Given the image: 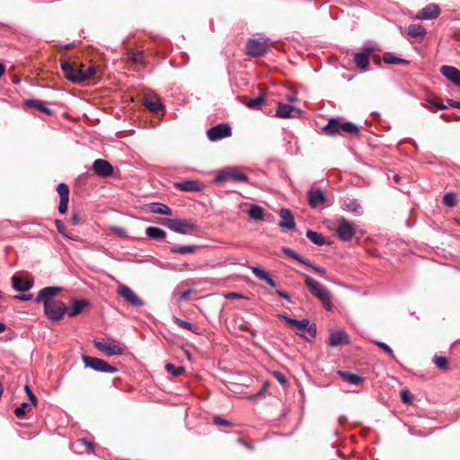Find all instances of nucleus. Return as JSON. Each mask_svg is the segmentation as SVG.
Wrapping results in <instances>:
<instances>
[{"label":"nucleus","instance_id":"1","mask_svg":"<svg viewBox=\"0 0 460 460\" xmlns=\"http://www.w3.org/2000/svg\"><path fill=\"white\" fill-rule=\"evenodd\" d=\"M60 291L61 288L46 287L39 292L35 298L37 303H42L45 316L52 322L60 321L67 312L65 303L55 299Z\"/></svg>","mask_w":460,"mask_h":460},{"label":"nucleus","instance_id":"2","mask_svg":"<svg viewBox=\"0 0 460 460\" xmlns=\"http://www.w3.org/2000/svg\"><path fill=\"white\" fill-rule=\"evenodd\" d=\"M323 132L328 136H357L359 133V128L341 118H332L323 128Z\"/></svg>","mask_w":460,"mask_h":460},{"label":"nucleus","instance_id":"3","mask_svg":"<svg viewBox=\"0 0 460 460\" xmlns=\"http://www.w3.org/2000/svg\"><path fill=\"white\" fill-rule=\"evenodd\" d=\"M305 284L310 293L322 302L325 310H332V294L324 285L309 276H305Z\"/></svg>","mask_w":460,"mask_h":460},{"label":"nucleus","instance_id":"4","mask_svg":"<svg viewBox=\"0 0 460 460\" xmlns=\"http://www.w3.org/2000/svg\"><path fill=\"white\" fill-rule=\"evenodd\" d=\"M281 318L297 334L304 336V333L307 332L312 338L316 336V325L310 324L308 319L296 320L288 315H281Z\"/></svg>","mask_w":460,"mask_h":460},{"label":"nucleus","instance_id":"5","mask_svg":"<svg viewBox=\"0 0 460 460\" xmlns=\"http://www.w3.org/2000/svg\"><path fill=\"white\" fill-rule=\"evenodd\" d=\"M93 344L99 351L109 357L122 355L124 353V348L114 339H108L107 341L95 339L93 340Z\"/></svg>","mask_w":460,"mask_h":460},{"label":"nucleus","instance_id":"6","mask_svg":"<svg viewBox=\"0 0 460 460\" xmlns=\"http://www.w3.org/2000/svg\"><path fill=\"white\" fill-rule=\"evenodd\" d=\"M165 226L172 231L181 234H188L198 230V226L187 219H167Z\"/></svg>","mask_w":460,"mask_h":460},{"label":"nucleus","instance_id":"7","mask_svg":"<svg viewBox=\"0 0 460 460\" xmlns=\"http://www.w3.org/2000/svg\"><path fill=\"white\" fill-rule=\"evenodd\" d=\"M82 360L86 367L101 373H116V367L108 364L105 360L86 355L82 356Z\"/></svg>","mask_w":460,"mask_h":460},{"label":"nucleus","instance_id":"8","mask_svg":"<svg viewBox=\"0 0 460 460\" xmlns=\"http://www.w3.org/2000/svg\"><path fill=\"white\" fill-rule=\"evenodd\" d=\"M269 39H250L246 44V52L252 58L265 55L270 48Z\"/></svg>","mask_w":460,"mask_h":460},{"label":"nucleus","instance_id":"9","mask_svg":"<svg viewBox=\"0 0 460 460\" xmlns=\"http://www.w3.org/2000/svg\"><path fill=\"white\" fill-rule=\"evenodd\" d=\"M335 233L340 240L349 242L356 233V226L353 222L341 217L337 221Z\"/></svg>","mask_w":460,"mask_h":460},{"label":"nucleus","instance_id":"10","mask_svg":"<svg viewBox=\"0 0 460 460\" xmlns=\"http://www.w3.org/2000/svg\"><path fill=\"white\" fill-rule=\"evenodd\" d=\"M12 286L14 290L21 292L20 295L13 296L14 299L20 301H29V279L22 278L17 274L12 277Z\"/></svg>","mask_w":460,"mask_h":460},{"label":"nucleus","instance_id":"11","mask_svg":"<svg viewBox=\"0 0 460 460\" xmlns=\"http://www.w3.org/2000/svg\"><path fill=\"white\" fill-rule=\"evenodd\" d=\"M117 293L128 305L140 307L144 305V301L128 286L120 284L117 288Z\"/></svg>","mask_w":460,"mask_h":460},{"label":"nucleus","instance_id":"12","mask_svg":"<svg viewBox=\"0 0 460 460\" xmlns=\"http://www.w3.org/2000/svg\"><path fill=\"white\" fill-rule=\"evenodd\" d=\"M232 134L231 127L228 124H218L210 128L207 131V136L209 140L217 141L227 137H230Z\"/></svg>","mask_w":460,"mask_h":460},{"label":"nucleus","instance_id":"13","mask_svg":"<svg viewBox=\"0 0 460 460\" xmlns=\"http://www.w3.org/2000/svg\"><path fill=\"white\" fill-rule=\"evenodd\" d=\"M375 50V47L364 46L361 52L354 56V62L359 69L367 71L369 66V56Z\"/></svg>","mask_w":460,"mask_h":460},{"label":"nucleus","instance_id":"14","mask_svg":"<svg viewBox=\"0 0 460 460\" xmlns=\"http://www.w3.org/2000/svg\"><path fill=\"white\" fill-rule=\"evenodd\" d=\"M229 180L233 181H247L248 177L244 173L234 170H223L220 171L215 178V181L218 183Z\"/></svg>","mask_w":460,"mask_h":460},{"label":"nucleus","instance_id":"15","mask_svg":"<svg viewBox=\"0 0 460 460\" xmlns=\"http://www.w3.org/2000/svg\"><path fill=\"white\" fill-rule=\"evenodd\" d=\"M93 170L99 177H110L113 174V166L104 159H96L93 164Z\"/></svg>","mask_w":460,"mask_h":460},{"label":"nucleus","instance_id":"16","mask_svg":"<svg viewBox=\"0 0 460 460\" xmlns=\"http://www.w3.org/2000/svg\"><path fill=\"white\" fill-rule=\"evenodd\" d=\"M440 14V8L436 4H429L416 14L418 20H432Z\"/></svg>","mask_w":460,"mask_h":460},{"label":"nucleus","instance_id":"17","mask_svg":"<svg viewBox=\"0 0 460 460\" xmlns=\"http://www.w3.org/2000/svg\"><path fill=\"white\" fill-rule=\"evenodd\" d=\"M57 191L60 197L58 211L60 214H65L69 201V188L66 183H59L57 186Z\"/></svg>","mask_w":460,"mask_h":460},{"label":"nucleus","instance_id":"18","mask_svg":"<svg viewBox=\"0 0 460 460\" xmlns=\"http://www.w3.org/2000/svg\"><path fill=\"white\" fill-rule=\"evenodd\" d=\"M349 343V335L343 330L332 332L328 340V344L331 347H337L340 345H347Z\"/></svg>","mask_w":460,"mask_h":460},{"label":"nucleus","instance_id":"19","mask_svg":"<svg viewBox=\"0 0 460 460\" xmlns=\"http://www.w3.org/2000/svg\"><path fill=\"white\" fill-rule=\"evenodd\" d=\"M280 221L279 226L283 230H293L296 226L294 217L290 210L287 208H281L279 212Z\"/></svg>","mask_w":460,"mask_h":460},{"label":"nucleus","instance_id":"20","mask_svg":"<svg viewBox=\"0 0 460 460\" xmlns=\"http://www.w3.org/2000/svg\"><path fill=\"white\" fill-rule=\"evenodd\" d=\"M441 74L454 84L460 87V71L451 66H442L440 68Z\"/></svg>","mask_w":460,"mask_h":460},{"label":"nucleus","instance_id":"21","mask_svg":"<svg viewBox=\"0 0 460 460\" xmlns=\"http://www.w3.org/2000/svg\"><path fill=\"white\" fill-rule=\"evenodd\" d=\"M174 187L181 191H200L203 189V184L198 181L185 180L175 182Z\"/></svg>","mask_w":460,"mask_h":460},{"label":"nucleus","instance_id":"22","mask_svg":"<svg viewBox=\"0 0 460 460\" xmlns=\"http://www.w3.org/2000/svg\"><path fill=\"white\" fill-rule=\"evenodd\" d=\"M326 201V196L320 189H311L308 191V202L312 208L323 205Z\"/></svg>","mask_w":460,"mask_h":460},{"label":"nucleus","instance_id":"23","mask_svg":"<svg viewBox=\"0 0 460 460\" xmlns=\"http://www.w3.org/2000/svg\"><path fill=\"white\" fill-rule=\"evenodd\" d=\"M249 269L252 270V272L254 274V276L261 280L267 283L270 288L276 287L275 280L270 276V274L265 271L264 270L255 267V266H249Z\"/></svg>","mask_w":460,"mask_h":460},{"label":"nucleus","instance_id":"24","mask_svg":"<svg viewBox=\"0 0 460 460\" xmlns=\"http://www.w3.org/2000/svg\"><path fill=\"white\" fill-rule=\"evenodd\" d=\"M70 304H71V307H70V309L67 308L66 314L69 317H74L82 312L84 307L88 305V302L84 299H81V300L72 299L70 301Z\"/></svg>","mask_w":460,"mask_h":460},{"label":"nucleus","instance_id":"25","mask_svg":"<svg viewBox=\"0 0 460 460\" xmlns=\"http://www.w3.org/2000/svg\"><path fill=\"white\" fill-rule=\"evenodd\" d=\"M296 110H295L294 106H291L289 104H285L282 102H279L278 109L276 111V116L278 118H282V119L291 118V117H293L292 112H294Z\"/></svg>","mask_w":460,"mask_h":460},{"label":"nucleus","instance_id":"26","mask_svg":"<svg viewBox=\"0 0 460 460\" xmlns=\"http://www.w3.org/2000/svg\"><path fill=\"white\" fill-rule=\"evenodd\" d=\"M149 210L152 213L159 214V215H165V216H172V209L166 206L165 204L160 203V202H154L151 203L149 206Z\"/></svg>","mask_w":460,"mask_h":460},{"label":"nucleus","instance_id":"27","mask_svg":"<svg viewBox=\"0 0 460 460\" xmlns=\"http://www.w3.org/2000/svg\"><path fill=\"white\" fill-rule=\"evenodd\" d=\"M343 208L345 210L356 213L358 215L362 214V208L360 203L356 199H348L343 202Z\"/></svg>","mask_w":460,"mask_h":460},{"label":"nucleus","instance_id":"28","mask_svg":"<svg viewBox=\"0 0 460 460\" xmlns=\"http://www.w3.org/2000/svg\"><path fill=\"white\" fill-rule=\"evenodd\" d=\"M62 71L66 76V78L73 83H75V80L76 78V70L77 67L72 65L69 62H64L61 65Z\"/></svg>","mask_w":460,"mask_h":460},{"label":"nucleus","instance_id":"29","mask_svg":"<svg viewBox=\"0 0 460 460\" xmlns=\"http://www.w3.org/2000/svg\"><path fill=\"white\" fill-rule=\"evenodd\" d=\"M266 102V93H261V94L245 102V106L252 110H260Z\"/></svg>","mask_w":460,"mask_h":460},{"label":"nucleus","instance_id":"30","mask_svg":"<svg viewBox=\"0 0 460 460\" xmlns=\"http://www.w3.org/2000/svg\"><path fill=\"white\" fill-rule=\"evenodd\" d=\"M146 234L152 240H162L166 237V233L164 230L155 226L147 227L146 229Z\"/></svg>","mask_w":460,"mask_h":460},{"label":"nucleus","instance_id":"31","mask_svg":"<svg viewBox=\"0 0 460 460\" xmlns=\"http://www.w3.org/2000/svg\"><path fill=\"white\" fill-rule=\"evenodd\" d=\"M339 376L345 381L352 385H360L363 382V378L358 375L348 373L345 371H339Z\"/></svg>","mask_w":460,"mask_h":460},{"label":"nucleus","instance_id":"32","mask_svg":"<svg viewBox=\"0 0 460 460\" xmlns=\"http://www.w3.org/2000/svg\"><path fill=\"white\" fill-rule=\"evenodd\" d=\"M408 34L412 38H417L424 36L426 34V30L420 23H412L408 27Z\"/></svg>","mask_w":460,"mask_h":460},{"label":"nucleus","instance_id":"33","mask_svg":"<svg viewBox=\"0 0 460 460\" xmlns=\"http://www.w3.org/2000/svg\"><path fill=\"white\" fill-rule=\"evenodd\" d=\"M305 235L313 243L316 245H323L327 243L326 239L321 234L315 231L307 230Z\"/></svg>","mask_w":460,"mask_h":460},{"label":"nucleus","instance_id":"34","mask_svg":"<svg viewBox=\"0 0 460 460\" xmlns=\"http://www.w3.org/2000/svg\"><path fill=\"white\" fill-rule=\"evenodd\" d=\"M248 215L252 219L260 221L263 219L264 210L261 207L258 205H252L249 209Z\"/></svg>","mask_w":460,"mask_h":460},{"label":"nucleus","instance_id":"35","mask_svg":"<svg viewBox=\"0 0 460 460\" xmlns=\"http://www.w3.org/2000/svg\"><path fill=\"white\" fill-rule=\"evenodd\" d=\"M31 109H36V110H39L40 111H42L43 113L50 116L54 113V111L48 108L40 100H32L31 99Z\"/></svg>","mask_w":460,"mask_h":460},{"label":"nucleus","instance_id":"36","mask_svg":"<svg viewBox=\"0 0 460 460\" xmlns=\"http://www.w3.org/2000/svg\"><path fill=\"white\" fill-rule=\"evenodd\" d=\"M383 58H384L385 63H386V64H404V65L409 64L408 60L398 58L391 52H385L384 54Z\"/></svg>","mask_w":460,"mask_h":460},{"label":"nucleus","instance_id":"37","mask_svg":"<svg viewBox=\"0 0 460 460\" xmlns=\"http://www.w3.org/2000/svg\"><path fill=\"white\" fill-rule=\"evenodd\" d=\"M197 250L196 245H182V246H173L170 249L172 253H192Z\"/></svg>","mask_w":460,"mask_h":460},{"label":"nucleus","instance_id":"38","mask_svg":"<svg viewBox=\"0 0 460 460\" xmlns=\"http://www.w3.org/2000/svg\"><path fill=\"white\" fill-rule=\"evenodd\" d=\"M433 363L441 370H447L448 368V360L446 357L436 355L433 358Z\"/></svg>","mask_w":460,"mask_h":460},{"label":"nucleus","instance_id":"39","mask_svg":"<svg viewBox=\"0 0 460 460\" xmlns=\"http://www.w3.org/2000/svg\"><path fill=\"white\" fill-rule=\"evenodd\" d=\"M165 369L167 370V372L172 374L173 376H179L181 374H183V372L185 371L183 367H175L172 363H167L165 365Z\"/></svg>","mask_w":460,"mask_h":460},{"label":"nucleus","instance_id":"40","mask_svg":"<svg viewBox=\"0 0 460 460\" xmlns=\"http://www.w3.org/2000/svg\"><path fill=\"white\" fill-rule=\"evenodd\" d=\"M173 321H174V323H175L179 327H181V328H182V329H186V330H188V331H190V332H193L197 333V332H196V330H195L196 328H195V327H194L190 323H189V322H187V321H184V320H181V319H180V318H178V317H174V318H173Z\"/></svg>","mask_w":460,"mask_h":460},{"label":"nucleus","instance_id":"41","mask_svg":"<svg viewBox=\"0 0 460 460\" xmlns=\"http://www.w3.org/2000/svg\"><path fill=\"white\" fill-rule=\"evenodd\" d=\"M145 106L152 112H158L163 108L159 101H146Z\"/></svg>","mask_w":460,"mask_h":460},{"label":"nucleus","instance_id":"42","mask_svg":"<svg viewBox=\"0 0 460 460\" xmlns=\"http://www.w3.org/2000/svg\"><path fill=\"white\" fill-rule=\"evenodd\" d=\"M443 202L446 206H447L449 208L455 207L456 204V198L455 193L448 192V193L445 194V196L443 198Z\"/></svg>","mask_w":460,"mask_h":460},{"label":"nucleus","instance_id":"43","mask_svg":"<svg viewBox=\"0 0 460 460\" xmlns=\"http://www.w3.org/2000/svg\"><path fill=\"white\" fill-rule=\"evenodd\" d=\"M55 224H56V227H57L58 233L61 234L64 237H66V238H67L69 240H75L74 237L70 236L66 233V227H65L64 224L62 223V221L56 220Z\"/></svg>","mask_w":460,"mask_h":460},{"label":"nucleus","instance_id":"44","mask_svg":"<svg viewBox=\"0 0 460 460\" xmlns=\"http://www.w3.org/2000/svg\"><path fill=\"white\" fill-rule=\"evenodd\" d=\"M374 343L381 349H383L385 352L389 354L393 358H395L393 349L386 343L380 341H375Z\"/></svg>","mask_w":460,"mask_h":460},{"label":"nucleus","instance_id":"45","mask_svg":"<svg viewBox=\"0 0 460 460\" xmlns=\"http://www.w3.org/2000/svg\"><path fill=\"white\" fill-rule=\"evenodd\" d=\"M75 445L84 446L87 448L88 452H90V453L94 452L93 445L85 438L78 439L77 441H75L73 444V446H75Z\"/></svg>","mask_w":460,"mask_h":460},{"label":"nucleus","instance_id":"46","mask_svg":"<svg viewBox=\"0 0 460 460\" xmlns=\"http://www.w3.org/2000/svg\"><path fill=\"white\" fill-rule=\"evenodd\" d=\"M282 252L286 255L289 256L290 258L295 259L297 261L300 260L301 255L290 248L285 247L282 249Z\"/></svg>","mask_w":460,"mask_h":460},{"label":"nucleus","instance_id":"47","mask_svg":"<svg viewBox=\"0 0 460 460\" xmlns=\"http://www.w3.org/2000/svg\"><path fill=\"white\" fill-rule=\"evenodd\" d=\"M95 71V66H90L86 69H84V75H82L81 78L85 79V81H87L94 75Z\"/></svg>","mask_w":460,"mask_h":460},{"label":"nucleus","instance_id":"48","mask_svg":"<svg viewBox=\"0 0 460 460\" xmlns=\"http://www.w3.org/2000/svg\"><path fill=\"white\" fill-rule=\"evenodd\" d=\"M27 402H22L19 407L14 410V414L17 418H22L25 414V408L27 407Z\"/></svg>","mask_w":460,"mask_h":460},{"label":"nucleus","instance_id":"49","mask_svg":"<svg viewBox=\"0 0 460 460\" xmlns=\"http://www.w3.org/2000/svg\"><path fill=\"white\" fill-rule=\"evenodd\" d=\"M214 423L218 426L231 427L232 423L220 416L214 417Z\"/></svg>","mask_w":460,"mask_h":460},{"label":"nucleus","instance_id":"50","mask_svg":"<svg viewBox=\"0 0 460 460\" xmlns=\"http://www.w3.org/2000/svg\"><path fill=\"white\" fill-rule=\"evenodd\" d=\"M75 75H76V78L75 80V84H80V83L85 82V79L81 78L82 75H84V66L77 67Z\"/></svg>","mask_w":460,"mask_h":460},{"label":"nucleus","instance_id":"51","mask_svg":"<svg viewBox=\"0 0 460 460\" xmlns=\"http://www.w3.org/2000/svg\"><path fill=\"white\" fill-rule=\"evenodd\" d=\"M427 102L432 106L438 110H445L447 106L443 103V102H438L431 99H428Z\"/></svg>","mask_w":460,"mask_h":460},{"label":"nucleus","instance_id":"52","mask_svg":"<svg viewBox=\"0 0 460 460\" xmlns=\"http://www.w3.org/2000/svg\"><path fill=\"white\" fill-rule=\"evenodd\" d=\"M272 375L281 385H286L288 383L285 376L279 371H274Z\"/></svg>","mask_w":460,"mask_h":460},{"label":"nucleus","instance_id":"53","mask_svg":"<svg viewBox=\"0 0 460 460\" xmlns=\"http://www.w3.org/2000/svg\"><path fill=\"white\" fill-rule=\"evenodd\" d=\"M111 231L114 234H116L118 236H120V237H126L127 236V232L121 228V227H119V226H111Z\"/></svg>","mask_w":460,"mask_h":460},{"label":"nucleus","instance_id":"54","mask_svg":"<svg viewBox=\"0 0 460 460\" xmlns=\"http://www.w3.org/2000/svg\"><path fill=\"white\" fill-rule=\"evenodd\" d=\"M401 398L405 403H410L411 402V393L408 390H402L401 392Z\"/></svg>","mask_w":460,"mask_h":460},{"label":"nucleus","instance_id":"55","mask_svg":"<svg viewBox=\"0 0 460 460\" xmlns=\"http://www.w3.org/2000/svg\"><path fill=\"white\" fill-rule=\"evenodd\" d=\"M131 59L133 60V62L135 63H140L142 62L143 60V55L141 52H138V53H133L132 56H131Z\"/></svg>","mask_w":460,"mask_h":460},{"label":"nucleus","instance_id":"56","mask_svg":"<svg viewBox=\"0 0 460 460\" xmlns=\"http://www.w3.org/2000/svg\"><path fill=\"white\" fill-rule=\"evenodd\" d=\"M191 293H192V290H191V289H189V290L183 291V292H181V293L180 294L179 299H180L181 301H185V300H187V299L190 297V296L191 295Z\"/></svg>","mask_w":460,"mask_h":460},{"label":"nucleus","instance_id":"57","mask_svg":"<svg viewBox=\"0 0 460 460\" xmlns=\"http://www.w3.org/2000/svg\"><path fill=\"white\" fill-rule=\"evenodd\" d=\"M276 293L285 300L291 302V296L287 292H284L282 290H276Z\"/></svg>","mask_w":460,"mask_h":460},{"label":"nucleus","instance_id":"58","mask_svg":"<svg viewBox=\"0 0 460 460\" xmlns=\"http://www.w3.org/2000/svg\"><path fill=\"white\" fill-rule=\"evenodd\" d=\"M300 263L313 269L314 263L311 262L310 260L304 258L303 256L300 257V260L298 261Z\"/></svg>","mask_w":460,"mask_h":460},{"label":"nucleus","instance_id":"59","mask_svg":"<svg viewBox=\"0 0 460 460\" xmlns=\"http://www.w3.org/2000/svg\"><path fill=\"white\" fill-rule=\"evenodd\" d=\"M243 296L239 293H228L226 295V299H237V298H243Z\"/></svg>","mask_w":460,"mask_h":460},{"label":"nucleus","instance_id":"60","mask_svg":"<svg viewBox=\"0 0 460 460\" xmlns=\"http://www.w3.org/2000/svg\"><path fill=\"white\" fill-rule=\"evenodd\" d=\"M313 270H314L315 272H317L318 274H320V275H323V274H325V273H326V270H325V269H324V268H323V267H321V266H318V265H315V264L314 265Z\"/></svg>","mask_w":460,"mask_h":460},{"label":"nucleus","instance_id":"61","mask_svg":"<svg viewBox=\"0 0 460 460\" xmlns=\"http://www.w3.org/2000/svg\"><path fill=\"white\" fill-rule=\"evenodd\" d=\"M447 103L449 106H451L453 108L460 109V102L454 101L452 99H448Z\"/></svg>","mask_w":460,"mask_h":460},{"label":"nucleus","instance_id":"62","mask_svg":"<svg viewBox=\"0 0 460 460\" xmlns=\"http://www.w3.org/2000/svg\"><path fill=\"white\" fill-rule=\"evenodd\" d=\"M37 397L36 395L31 391V407L37 405Z\"/></svg>","mask_w":460,"mask_h":460},{"label":"nucleus","instance_id":"63","mask_svg":"<svg viewBox=\"0 0 460 460\" xmlns=\"http://www.w3.org/2000/svg\"><path fill=\"white\" fill-rule=\"evenodd\" d=\"M71 220H72V224L75 226L79 222V217L76 214H75V215H73Z\"/></svg>","mask_w":460,"mask_h":460},{"label":"nucleus","instance_id":"64","mask_svg":"<svg viewBox=\"0 0 460 460\" xmlns=\"http://www.w3.org/2000/svg\"><path fill=\"white\" fill-rule=\"evenodd\" d=\"M287 99L289 102H294L296 101V97L294 94H289Z\"/></svg>","mask_w":460,"mask_h":460}]
</instances>
